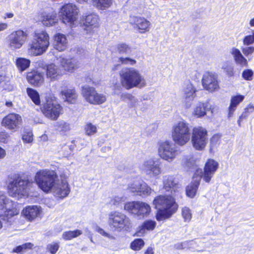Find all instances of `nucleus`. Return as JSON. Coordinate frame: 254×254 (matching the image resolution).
<instances>
[{"label":"nucleus","instance_id":"1","mask_svg":"<svg viewBox=\"0 0 254 254\" xmlns=\"http://www.w3.org/2000/svg\"><path fill=\"white\" fill-rule=\"evenodd\" d=\"M180 195L171 193L166 195H160L154 198L153 203L155 208L158 209L156 214L157 221L168 219L177 211L178 206L175 201V198Z\"/></svg>","mask_w":254,"mask_h":254},{"label":"nucleus","instance_id":"2","mask_svg":"<svg viewBox=\"0 0 254 254\" xmlns=\"http://www.w3.org/2000/svg\"><path fill=\"white\" fill-rule=\"evenodd\" d=\"M121 84L126 89L134 87L142 88L146 85L143 76L140 71L133 67H125L119 72Z\"/></svg>","mask_w":254,"mask_h":254},{"label":"nucleus","instance_id":"3","mask_svg":"<svg viewBox=\"0 0 254 254\" xmlns=\"http://www.w3.org/2000/svg\"><path fill=\"white\" fill-rule=\"evenodd\" d=\"M33 185V182L28 179L16 175L11 179L8 184V193L13 197L19 199L26 197Z\"/></svg>","mask_w":254,"mask_h":254},{"label":"nucleus","instance_id":"4","mask_svg":"<svg viewBox=\"0 0 254 254\" xmlns=\"http://www.w3.org/2000/svg\"><path fill=\"white\" fill-rule=\"evenodd\" d=\"M190 128L189 124L185 120L174 123L172 129V137L175 143L179 146H184L190 140Z\"/></svg>","mask_w":254,"mask_h":254},{"label":"nucleus","instance_id":"5","mask_svg":"<svg viewBox=\"0 0 254 254\" xmlns=\"http://www.w3.org/2000/svg\"><path fill=\"white\" fill-rule=\"evenodd\" d=\"M50 45L49 36L45 31L35 33L33 39L29 45V55L37 56L44 53Z\"/></svg>","mask_w":254,"mask_h":254},{"label":"nucleus","instance_id":"6","mask_svg":"<svg viewBox=\"0 0 254 254\" xmlns=\"http://www.w3.org/2000/svg\"><path fill=\"white\" fill-rule=\"evenodd\" d=\"M58 177L57 173L53 170H41L36 173L35 181L43 191L49 192L52 190Z\"/></svg>","mask_w":254,"mask_h":254},{"label":"nucleus","instance_id":"7","mask_svg":"<svg viewBox=\"0 0 254 254\" xmlns=\"http://www.w3.org/2000/svg\"><path fill=\"white\" fill-rule=\"evenodd\" d=\"M108 224L113 231L118 232L127 231L132 226L130 219L125 214L118 211L110 213Z\"/></svg>","mask_w":254,"mask_h":254},{"label":"nucleus","instance_id":"8","mask_svg":"<svg viewBox=\"0 0 254 254\" xmlns=\"http://www.w3.org/2000/svg\"><path fill=\"white\" fill-rule=\"evenodd\" d=\"M63 108L57 101V98L50 95L46 97V102L41 108L44 115L51 120H57L62 113Z\"/></svg>","mask_w":254,"mask_h":254},{"label":"nucleus","instance_id":"9","mask_svg":"<svg viewBox=\"0 0 254 254\" xmlns=\"http://www.w3.org/2000/svg\"><path fill=\"white\" fill-rule=\"evenodd\" d=\"M159 156L168 162H172L179 155L176 145L170 140H161L158 142Z\"/></svg>","mask_w":254,"mask_h":254},{"label":"nucleus","instance_id":"10","mask_svg":"<svg viewBox=\"0 0 254 254\" xmlns=\"http://www.w3.org/2000/svg\"><path fill=\"white\" fill-rule=\"evenodd\" d=\"M190 137L192 146L196 150H204L208 142L207 131L201 127H194Z\"/></svg>","mask_w":254,"mask_h":254},{"label":"nucleus","instance_id":"11","mask_svg":"<svg viewBox=\"0 0 254 254\" xmlns=\"http://www.w3.org/2000/svg\"><path fill=\"white\" fill-rule=\"evenodd\" d=\"M124 209L127 211L138 217H147L151 212V207L147 203L140 201H132L126 202Z\"/></svg>","mask_w":254,"mask_h":254},{"label":"nucleus","instance_id":"12","mask_svg":"<svg viewBox=\"0 0 254 254\" xmlns=\"http://www.w3.org/2000/svg\"><path fill=\"white\" fill-rule=\"evenodd\" d=\"M27 37V34L22 30L12 32L6 38L8 48L12 51L20 49L26 42Z\"/></svg>","mask_w":254,"mask_h":254},{"label":"nucleus","instance_id":"13","mask_svg":"<svg viewBox=\"0 0 254 254\" xmlns=\"http://www.w3.org/2000/svg\"><path fill=\"white\" fill-rule=\"evenodd\" d=\"M81 93L86 101L92 104H101L107 99L106 95L97 93L95 88L87 85L82 87Z\"/></svg>","mask_w":254,"mask_h":254},{"label":"nucleus","instance_id":"14","mask_svg":"<svg viewBox=\"0 0 254 254\" xmlns=\"http://www.w3.org/2000/svg\"><path fill=\"white\" fill-rule=\"evenodd\" d=\"M219 164L213 159H208L205 163L203 171L201 169H198L195 172V175H197L200 179H202L206 183H209L214 174L218 168Z\"/></svg>","mask_w":254,"mask_h":254},{"label":"nucleus","instance_id":"15","mask_svg":"<svg viewBox=\"0 0 254 254\" xmlns=\"http://www.w3.org/2000/svg\"><path fill=\"white\" fill-rule=\"evenodd\" d=\"M61 18L63 23L69 24L71 26L73 24L77 18L78 11L77 7L72 3L64 4L60 11Z\"/></svg>","mask_w":254,"mask_h":254},{"label":"nucleus","instance_id":"16","mask_svg":"<svg viewBox=\"0 0 254 254\" xmlns=\"http://www.w3.org/2000/svg\"><path fill=\"white\" fill-rule=\"evenodd\" d=\"M140 168L147 175L156 177L161 173V168L159 160L149 158L144 161L140 166Z\"/></svg>","mask_w":254,"mask_h":254},{"label":"nucleus","instance_id":"17","mask_svg":"<svg viewBox=\"0 0 254 254\" xmlns=\"http://www.w3.org/2000/svg\"><path fill=\"white\" fill-rule=\"evenodd\" d=\"M202 85L205 90L210 92L219 90L220 87L217 75L210 72L205 73L202 78Z\"/></svg>","mask_w":254,"mask_h":254},{"label":"nucleus","instance_id":"18","mask_svg":"<svg viewBox=\"0 0 254 254\" xmlns=\"http://www.w3.org/2000/svg\"><path fill=\"white\" fill-rule=\"evenodd\" d=\"M196 89L190 82L185 84L183 89V103L186 109L191 107L194 99L196 97Z\"/></svg>","mask_w":254,"mask_h":254},{"label":"nucleus","instance_id":"19","mask_svg":"<svg viewBox=\"0 0 254 254\" xmlns=\"http://www.w3.org/2000/svg\"><path fill=\"white\" fill-rule=\"evenodd\" d=\"M52 189L54 195L61 199L66 197L70 191L69 185L65 180L56 181Z\"/></svg>","mask_w":254,"mask_h":254},{"label":"nucleus","instance_id":"20","mask_svg":"<svg viewBox=\"0 0 254 254\" xmlns=\"http://www.w3.org/2000/svg\"><path fill=\"white\" fill-rule=\"evenodd\" d=\"M22 122V118L19 115L10 113L3 118L1 125L8 129L15 130L21 125Z\"/></svg>","mask_w":254,"mask_h":254},{"label":"nucleus","instance_id":"21","mask_svg":"<svg viewBox=\"0 0 254 254\" xmlns=\"http://www.w3.org/2000/svg\"><path fill=\"white\" fill-rule=\"evenodd\" d=\"M0 210H4V215L10 217L18 214L14 207V203L9 200L4 193L0 192Z\"/></svg>","mask_w":254,"mask_h":254},{"label":"nucleus","instance_id":"22","mask_svg":"<svg viewBox=\"0 0 254 254\" xmlns=\"http://www.w3.org/2000/svg\"><path fill=\"white\" fill-rule=\"evenodd\" d=\"M163 189L166 191H170L171 194L180 195V190L178 181L174 176L165 175L163 178Z\"/></svg>","mask_w":254,"mask_h":254},{"label":"nucleus","instance_id":"23","mask_svg":"<svg viewBox=\"0 0 254 254\" xmlns=\"http://www.w3.org/2000/svg\"><path fill=\"white\" fill-rule=\"evenodd\" d=\"M129 22L135 29L139 30L140 33H144L150 30L151 23L144 17L133 16L130 17Z\"/></svg>","mask_w":254,"mask_h":254},{"label":"nucleus","instance_id":"24","mask_svg":"<svg viewBox=\"0 0 254 254\" xmlns=\"http://www.w3.org/2000/svg\"><path fill=\"white\" fill-rule=\"evenodd\" d=\"M57 63L60 64L63 70L72 72L78 67V64L74 59H67L63 56H60L57 59Z\"/></svg>","mask_w":254,"mask_h":254},{"label":"nucleus","instance_id":"25","mask_svg":"<svg viewBox=\"0 0 254 254\" xmlns=\"http://www.w3.org/2000/svg\"><path fill=\"white\" fill-rule=\"evenodd\" d=\"M40 21L46 26H53L58 20L57 12L54 10L44 11L40 14Z\"/></svg>","mask_w":254,"mask_h":254},{"label":"nucleus","instance_id":"26","mask_svg":"<svg viewBox=\"0 0 254 254\" xmlns=\"http://www.w3.org/2000/svg\"><path fill=\"white\" fill-rule=\"evenodd\" d=\"M211 109V106L208 102H198L193 108L192 114L195 117L202 118Z\"/></svg>","mask_w":254,"mask_h":254},{"label":"nucleus","instance_id":"27","mask_svg":"<svg viewBox=\"0 0 254 254\" xmlns=\"http://www.w3.org/2000/svg\"><path fill=\"white\" fill-rule=\"evenodd\" d=\"M54 47L59 51H64L68 46L67 40L64 34L57 33L54 37Z\"/></svg>","mask_w":254,"mask_h":254},{"label":"nucleus","instance_id":"28","mask_svg":"<svg viewBox=\"0 0 254 254\" xmlns=\"http://www.w3.org/2000/svg\"><path fill=\"white\" fill-rule=\"evenodd\" d=\"M199 160L192 155H187L183 159L184 167L188 170H196L199 163Z\"/></svg>","mask_w":254,"mask_h":254},{"label":"nucleus","instance_id":"29","mask_svg":"<svg viewBox=\"0 0 254 254\" xmlns=\"http://www.w3.org/2000/svg\"><path fill=\"white\" fill-rule=\"evenodd\" d=\"M41 212V208L34 205L27 206L22 211V214L24 217L30 221L39 216Z\"/></svg>","mask_w":254,"mask_h":254},{"label":"nucleus","instance_id":"30","mask_svg":"<svg viewBox=\"0 0 254 254\" xmlns=\"http://www.w3.org/2000/svg\"><path fill=\"white\" fill-rule=\"evenodd\" d=\"M200 180V177L195 175L194 173L192 182L186 188V194L188 196L191 198L194 197L199 186Z\"/></svg>","mask_w":254,"mask_h":254},{"label":"nucleus","instance_id":"31","mask_svg":"<svg viewBox=\"0 0 254 254\" xmlns=\"http://www.w3.org/2000/svg\"><path fill=\"white\" fill-rule=\"evenodd\" d=\"M60 94L64 101L71 104L75 103L77 94L74 88L61 87Z\"/></svg>","mask_w":254,"mask_h":254},{"label":"nucleus","instance_id":"32","mask_svg":"<svg viewBox=\"0 0 254 254\" xmlns=\"http://www.w3.org/2000/svg\"><path fill=\"white\" fill-rule=\"evenodd\" d=\"M27 79L30 84L39 86L44 82V75L38 71H33L27 73Z\"/></svg>","mask_w":254,"mask_h":254},{"label":"nucleus","instance_id":"33","mask_svg":"<svg viewBox=\"0 0 254 254\" xmlns=\"http://www.w3.org/2000/svg\"><path fill=\"white\" fill-rule=\"evenodd\" d=\"M230 53L233 56L236 64L242 67L248 65L247 60L243 56L239 49L233 47L231 49Z\"/></svg>","mask_w":254,"mask_h":254},{"label":"nucleus","instance_id":"34","mask_svg":"<svg viewBox=\"0 0 254 254\" xmlns=\"http://www.w3.org/2000/svg\"><path fill=\"white\" fill-rule=\"evenodd\" d=\"M244 99V96L242 95H237L231 97L230 106L228 108V118L230 119L233 117L237 107Z\"/></svg>","mask_w":254,"mask_h":254},{"label":"nucleus","instance_id":"35","mask_svg":"<svg viewBox=\"0 0 254 254\" xmlns=\"http://www.w3.org/2000/svg\"><path fill=\"white\" fill-rule=\"evenodd\" d=\"M156 225V222L152 220H147L145 221L139 227L138 231L137 232V235L141 236L144 234L146 231H152L154 229Z\"/></svg>","mask_w":254,"mask_h":254},{"label":"nucleus","instance_id":"36","mask_svg":"<svg viewBox=\"0 0 254 254\" xmlns=\"http://www.w3.org/2000/svg\"><path fill=\"white\" fill-rule=\"evenodd\" d=\"M84 21V24L87 28L93 29L99 26V17L95 14L92 13L87 15Z\"/></svg>","mask_w":254,"mask_h":254},{"label":"nucleus","instance_id":"37","mask_svg":"<svg viewBox=\"0 0 254 254\" xmlns=\"http://www.w3.org/2000/svg\"><path fill=\"white\" fill-rule=\"evenodd\" d=\"M63 72L61 69L58 68L55 64H51L47 66V76L51 79H56L59 75L62 74Z\"/></svg>","mask_w":254,"mask_h":254},{"label":"nucleus","instance_id":"38","mask_svg":"<svg viewBox=\"0 0 254 254\" xmlns=\"http://www.w3.org/2000/svg\"><path fill=\"white\" fill-rule=\"evenodd\" d=\"M30 63L29 60L24 58H18L15 62L16 66L21 72L26 70L29 66Z\"/></svg>","mask_w":254,"mask_h":254},{"label":"nucleus","instance_id":"39","mask_svg":"<svg viewBox=\"0 0 254 254\" xmlns=\"http://www.w3.org/2000/svg\"><path fill=\"white\" fill-rule=\"evenodd\" d=\"M82 234V231L75 230L73 231H67L64 232L62 235V238L65 241L70 240L80 236Z\"/></svg>","mask_w":254,"mask_h":254},{"label":"nucleus","instance_id":"40","mask_svg":"<svg viewBox=\"0 0 254 254\" xmlns=\"http://www.w3.org/2000/svg\"><path fill=\"white\" fill-rule=\"evenodd\" d=\"M141 185L139 187V189L136 195H138L142 197L150 195L152 191L151 188L143 181L142 182H141Z\"/></svg>","mask_w":254,"mask_h":254},{"label":"nucleus","instance_id":"41","mask_svg":"<svg viewBox=\"0 0 254 254\" xmlns=\"http://www.w3.org/2000/svg\"><path fill=\"white\" fill-rule=\"evenodd\" d=\"M221 68L224 70L227 75L231 77L234 75L233 64L229 61H225L222 64Z\"/></svg>","mask_w":254,"mask_h":254},{"label":"nucleus","instance_id":"42","mask_svg":"<svg viewBox=\"0 0 254 254\" xmlns=\"http://www.w3.org/2000/svg\"><path fill=\"white\" fill-rule=\"evenodd\" d=\"M96 6L100 9H106L110 7L113 3V0H92Z\"/></svg>","mask_w":254,"mask_h":254},{"label":"nucleus","instance_id":"43","mask_svg":"<svg viewBox=\"0 0 254 254\" xmlns=\"http://www.w3.org/2000/svg\"><path fill=\"white\" fill-rule=\"evenodd\" d=\"M27 93L36 105H38L40 104L41 101L39 94L36 90L30 88H27Z\"/></svg>","mask_w":254,"mask_h":254},{"label":"nucleus","instance_id":"44","mask_svg":"<svg viewBox=\"0 0 254 254\" xmlns=\"http://www.w3.org/2000/svg\"><path fill=\"white\" fill-rule=\"evenodd\" d=\"M142 180L140 179H135L132 182L128 184L127 186V190L131 192L137 194L139 187H140Z\"/></svg>","mask_w":254,"mask_h":254},{"label":"nucleus","instance_id":"45","mask_svg":"<svg viewBox=\"0 0 254 254\" xmlns=\"http://www.w3.org/2000/svg\"><path fill=\"white\" fill-rule=\"evenodd\" d=\"M55 127L61 132H66L70 129L69 124L63 120L56 122Z\"/></svg>","mask_w":254,"mask_h":254},{"label":"nucleus","instance_id":"46","mask_svg":"<svg viewBox=\"0 0 254 254\" xmlns=\"http://www.w3.org/2000/svg\"><path fill=\"white\" fill-rule=\"evenodd\" d=\"M197 242L191 240L190 241H186L182 243V248L183 249H189L193 251H200L196 247Z\"/></svg>","mask_w":254,"mask_h":254},{"label":"nucleus","instance_id":"47","mask_svg":"<svg viewBox=\"0 0 254 254\" xmlns=\"http://www.w3.org/2000/svg\"><path fill=\"white\" fill-rule=\"evenodd\" d=\"M141 103L143 104V103H141L136 98L132 96L130 100H129L128 106L130 107L134 108L136 109H139L142 111H144L147 109V107H140Z\"/></svg>","mask_w":254,"mask_h":254},{"label":"nucleus","instance_id":"48","mask_svg":"<svg viewBox=\"0 0 254 254\" xmlns=\"http://www.w3.org/2000/svg\"><path fill=\"white\" fill-rule=\"evenodd\" d=\"M144 243L141 239L134 240L130 244V248L134 251L140 250L144 246Z\"/></svg>","mask_w":254,"mask_h":254},{"label":"nucleus","instance_id":"49","mask_svg":"<svg viewBox=\"0 0 254 254\" xmlns=\"http://www.w3.org/2000/svg\"><path fill=\"white\" fill-rule=\"evenodd\" d=\"M97 127L91 123H88L85 126V131L86 135H92L97 132Z\"/></svg>","mask_w":254,"mask_h":254},{"label":"nucleus","instance_id":"50","mask_svg":"<svg viewBox=\"0 0 254 254\" xmlns=\"http://www.w3.org/2000/svg\"><path fill=\"white\" fill-rule=\"evenodd\" d=\"M34 245L31 243H27L16 247L13 250V252L20 253L24 250L32 249Z\"/></svg>","mask_w":254,"mask_h":254},{"label":"nucleus","instance_id":"51","mask_svg":"<svg viewBox=\"0 0 254 254\" xmlns=\"http://www.w3.org/2000/svg\"><path fill=\"white\" fill-rule=\"evenodd\" d=\"M182 216L186 222H190L192 217V214L190 209L187 207H184L182 210Z\"/></svg>","mask_w":254,"mask_h":254},{"label":"nucleus","instance_id":"52","mask_svg":"<svg viewBox=\"0 0 254 254\" xmlns=\"http://www.w3.org/2000/svg\"><path fill=\"white\" fill-rule=\"evenodd\" d=\"M95 230L103 237H106L110 240H114L115 237L111 234L105 231L103 229L96 225L94 227Z\"/></svg>","mask_w":254,"mask_h":254},{"label":"nucleus","instance_id":"53","mask_svg":"<svg viewBox=\"0 0 254 254\" xmlns=\"http://www.w3.org/2000/svg\"><path fill=\"white\" fill-rule=\"evenodd\" d=\"M117 51L120 54H126L130 51V48L126 44L120 43L116 46Z\"/></svg>","mask_w":254,"mask_h":254},{"label":"nucleus","instance_id":"54","mask_svg":"<svg viewBox=\"0 0 254 254\" xmlns=\"http://www.w3.org/2000/svg\"><path fill=\"white\" fill-rule=\"evenodd\" d=\"M59 243L58 242H53L49 244L47 246V250L51 254H55L59 249Z\"/></svg>","mask_w":254,"mask_h":254},{"label":"nucleus","instance_id":"55","mask_svg":"<svg viewBox=\"0 0 254 254\" xmlns=\"http://www.w3.org/2000/svg\"><path fill=\"white\" fill-rule=\"evenodd\" d=\"M242 75L244 79L248 81H251L253 79L254 72L252 69H245L243 71Z\"/></svg>","mask_w":254,"mask_h":254},{"label":"nucleus","instance_id":"56","mask_svg":"<svg viewBox=\"0 0 254 254\" xmlns=\"http://www.w3.org/2000/svg\"><path fill=\"white\" fill-rule=\"evenodd\" d=\"M22 140L25 143H31L33 141V134L30 131L24 132L22 135Z\"/></svg>","mask_w":254,"mask_h":254},{"label":"nucleus","instance_id":"57","mask_svg":"<svg viewBox=\"0 0 254 254\" xmlns=\"http://www.w3.org/2000/svg\"><path fill=\"white\" fill-rule=\"evenodd\" d=\"M119 62L122 64L134 65L136 64V61L129 58H119Z\"/></svg>","mask_w":254,"mask_h":254},{"label":"nucleus","instance_id":"58","mask_svg":"<svg viewBox=\"0 0 254 254\" xmlns=\"http://www.w3.org/2000/svg\"><path fill=\"white\" fill-rule=\"evenodd\" d=\"M125 201V197L123 196H115L111 200V204L119 206L121 203Z\"/></svg>","mask_w":254,"mask_h":254},{"label":"nucleus","instance_id":"59","mask_svg":"<svg viewBox=\"0 0 254 254\" xmlns=\"http://www.w3.org/2000/svg\"><path fill=\"white\" fill-rule=\"evenodd\" d=\"M254 43V34L253 32L252 35H249L245 36L243 39V44L244 45L249 46Z\"/></svg>","mask_w":254,"mask_h":254},{"label":"nucleus","instance_id":"60","mask_svg":"<svg viewBox=\"0 0 254 254\" xmlns=\"http://www.w3.org/2000/svg\"><path fill=\"white\" fill-rule=\"evenodd\" d=\"M242 52L246 56H248L254 52V47H246L242 49Z\"/></svg>","mask_w":254,"mask_h":254},{"label":"nucleus","instance_id":"61","mask_svg":"<svg viewBox=\"0 0 254 254\" xmlns=\"http://www.w3.org/2000/svg\"><path fill=\"white\" fill-rule=\"evenodd\" d=\"M8 137L9 135L5 131H0V142L6 143Z\"/></svg>","mask_w":254,"mask_h":254},{"label":"nucleus","instance_id":"62","mask_svg":"<svg viewBox=\"0 0 254 254\" xmlns=\"http://www.w3.org/2000/svg\"><path fill=\"white\" fill-rule=\"evenodd\" d=\"M254 111V106L252 105H249L247 108L245 109V111L243 113H246L247 117L250 113Z\"/></svg>","mask_w":254,"mask_h":254},{"label":"nucleus","instance_id":"63","mask_svg":"<svg viewBox=\"0 0 254 254\" xmlns=\"http://www.w3.org/2000/svg\"><path fill=\"white\" fill-rule=\"evenodd\" d=\"M133 95L129 93H123L121 95V98L122 100L125 101L126 100H130Z\"/></svg>","mask_w":254,"mask_h":254},{"label":"nucleus","instance_id":"64","mask_svg":"<svg viewBox=\"0 0 254 254\" xmlns=\"http://www.w3.org/2000/svg\"><path fill=\"white\" fill-rule=\"evenodd\" d=\"M247 118L246 113H242V114L240 116L239 119L238 120V124L239 126H241V122L243 121V119Z\"/></svg>","mask_w":254,"mask_h":254}]
</instances>
